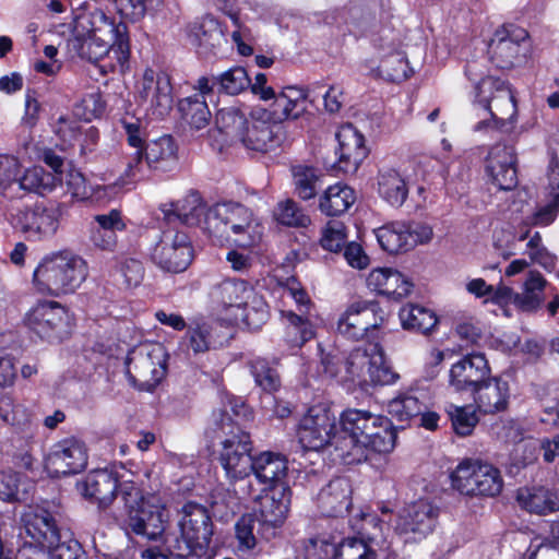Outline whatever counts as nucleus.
<instances>
[{
	"instance_id": "1",
	"label": "nucleus",
	"mask_w": 559,
	"mask_h": 559,
	"mask_svg": "<svg viewBox=\"0 0 559 559\" xmlns=\"http://www.w3.org/2000/svg\"><path fill=\"white\" fill-rule=\"evenodd\" d=\"M193 205L186 210V201L170 204L164 210L167 223L176 221L183 225H199L203 218V229L214 245L225 246L234 243L239 248H251L261 240V224L257 222L251 209L241 203L226 202L206 209L198 191L190 194Z\"/></svg>"
},
{
	"instance_id": "2",
	"label": "nucleus",
	"mask_w": 559,
	"mask_h": 559,
	"mask_svg": "<svg viewBox=\"0 0 559 559\" xmlns=\"http://www.w3.org/2000/svg\"><path fill=\"white\" fill-rule=\"evenodd\" d=\"M338 425L340 437L350 445L349 449L335 445L344 464L367 462L370 454H389L396 445L399 427L385 415L346 408L340 414Z\"/></svg>"
},
{
	"instance_id": "3",
	"label": "nucleus",
	"mask_w": 559,
	"mask_h": 559,
	"mask_svg": "<svg viewBox=\"0 0 559 559\" xmlns=\"http://www.w3.org/2000/svg\"><path fill=\"white\" fill-rule=\"evenodd\" d=\"M87 276L85 261L67 251L46 255L33 272V284L39 294L59 297L72 294Z\"/></svg>"
},
{
	"instance_id": "4",
	"label": "nucleus",
	"mask_w": 559,
	"mask_h": 559,
	"mask_svg": "<svg viewBox=\"0 0 559 559\" xmlns=\"http://www.w3.org/2000/svg\"><path fill=\"white\" fill-rule=\"evenodd\" d=\"M400 378L390 365L381 342H365L345 357V374L342 380L366 389L369 385L394 384Z\"/></svg>"
},
{
	"instance_id": "5",
	"label": "nucleus",
	"mask_w": 559,
	"mask_h": 559,
	"mask_svg": "<svg viewBox=\"0 0 559 559\" xmlns=\"http://www.w3.org/2000/svg\"><path fill=\"white\" fill-rule=\"evenodd\" d=\"M168 354L163 345L143 344L128 352L126 376L140 392L153 393L167 373Z\"/></svg>"
},
{
	"instance_id": "6",
	"label": "nucleus",
	"mask_w": 559,
	"mask_h": 559,
	"mask_svg": "<svg viewBox=\"0 0 559 559\" xmlns=\"http://www.w3.org/2000/svg\"><path fill=\"white\" fill-rule=\"evenodd\" d=\"M388 313L378 300L358 299L347 305L337 320V332L353 342H381Z\"/></svg>"
},
{
	"instance_id": "7",
	"label": "nucleus",
	"mask_w": 559,
	"mask_h": 559,
	"mask_svg": "<svg viewBox=\"0 0 559 559\" xmlns=\"http://www.w3.org/2000/svg\"><path fill=\"white\" fill-rule=\"evenodd\" d=\"M23 324L29 337L61 343L72 335L75 325L69 309L58 301L45 300L26 312Z\"/></svg>"
},
{
	"instance_id": "8",
	"label": "nucleus",
	"mask_w": 559,
	"mask_h": 559,
	"mask_svg": "<svg viewBox=\"0 0 559 559\" xmlns=\"http://www.w3.org/2000/svg\"><path fill=\"white\" fill-rule=\"evenodd\" d=\"M451 486L468 497H496L503 488L499 468L479 460L465 459L450 474Z\"/></svg>"
},
{
	"instance_id": "9",
	"label": "nucleus",
	"mask_w": 559,
	"mask_h": 559,
	"mask_svg": "<svg viewBox=\"0 0 559 559\" xmlns=\"http://www.w3.org/2000/svg\"><path fill=\"white\" fill-rule=\"evenodd\" d=\"M475 103L486 110L495 128L503 129L507 120L513 122L518 115L515 91L508 80L487 75L475 81Z\"/></svg>"
},
{
	"instance_id": "10",
	"label": "nucleus",
	"mask_w": 559,
	"mask_h": 559,
	"mask_svg": "<svg viewBox=\"0 0 559 559\" xmlns=\"http://www.w3.org/2000/svg\"><path fill=\"white\" fill-rule=\"evenodd\" d=\"M290 486L257 490L252 483H248V490L243 498L258 501L259 526L258 535L266 542L276 537L278 530L284 525L292 503Z\"/></svg>"
},
{
	"instance_id": "11",
	"label": "nucleus",
	"mask_w": 559,
	"mask_h": 559,
	"mask_svg": "<svg viewBox=\"0 0 559 559\" xmlns=\"http://www.w3.org/2000/svg\"><path fill=\"white\" fill-rule=\"evenodd\" d=\"M60 204L35 202L19 206L11 212L12 228L28 241H43L52 238L60 225Z\"/></svg>"
},
{
	"instance_id": "12",
	"label": "nucleus",
	"mask_w": 559,
	"mask_h": 559,
	"mask_svg": "<svg viewBox=\"0 0 559 559\" xmlns=\"http://www.w3.org/2000/svg\"><path fill=\"white\" fill-rule=\"evenodd\" d=\"M530 49L528 32L514 23H506L495 31L488 53L496 68L510 70L526 61Z\"/></svg>"
},
{
	"instance_id": "13",
	"label": "nucleus",
	"mask_w": 559,
	"mask_h": 559,
	"mask_svg": "<svg viewBox=\"0 0 559 559\" xmlns=\"http://www.w3.org/2000/svg\"><path fill=\"white\" fill-rule=\"evenodd\" d=\"M194 257L189 235L183 230L166 228L151 251V259L160 270L181 273L188 269Z\"/></svg>"
},
{
	"instance_id": "14",
	"label": "nucleus",
	"mask_w": 559,
	"mask_h": 559,
	"mask_svg": "<svg viewBox=\"0 0 559 559\" xmlns=\"http://www.w3.org/2000/svg\"><path fill=\"white\" fill-rule=\"evenodd\" d=\"M297 438L302 449L319 451L329 444H338L340 429H336V416L325 406H311L302 416L297 428Z\"/></svg>"
},
{
	"instance_id": "15",
	"label": "nucleus",
	"mask_w": 559,
	"mask_h": 559,
	"mask_svg": "<svg viewBox=\"0 0 559 559\" xmlns=\"http://www.w3.org/2000/svg\"><path fill=\"white\" fill-rule=\"evenodd\" d=\"M252 450L249 432L239 427L237 431H228V436L222 442L218 462L230 484L250 476L254 461Z\"/></svg>"
},
{
	"instance_id": "16",
	"label": "nucleus",
	"mask_w": 559,
	"mask_h": 559,
	"mask_svg": "<svg viewBox=\"0 0 559 559\" xmlns=\"http://www.w3.org/2000/svg\"><path fill=\"white\" fill-rule=\"evenodd\" d=\"M439 514V507L428 499H418L399 512L395 532L403 536L406 543H419L433 533Z\"/></svg>"
},
{
	"instance_id": "17",
	"label": "nucleus",
	"mask_w": 559,
	"mask_h": 559,
	"mask_svg": "<svg viewBox=\"0 0 559 559\" xmlns=\"http://www.w3.org/2000/svg\"><path fill=\"white\" fill-rule=\"evenodd\" d=\"M178 526L187 549H210L215 526L206 507L195 501H187L180 510Z\"/></svg>"
},
{
	"instance_id": "18",
	"label": "nucleus",
	"mask_w": 559,
	"mask_h": 559,
	"mask_svg": "<svg viewBox=\"0 0 559 559\" xmlns=\"http://www.w3.org/2000/svg\"><path fill=\"white\" fill-rule=\"evenodd\" d=\"M335 140L332 169L343 175L355 174L369 155L364 134L353 123L347 122L338 127Z\"/></svg>"
},
{
	"instance_id": "19",
	"label": "nucleus",
	"mask_w": 559,
	"mask_h": 559,
	"mask_svg": "<svg viewBox=\"0 0 559 559\" xmlns=\"http://www.w3.org/2000/svg\"><path fill=\"white\" fill-rule=\"evenodd\" d=\"M25 534L23 545L48 551L60 540V528L53 514L46 508H29L21 515Z\"/></svg>"
},
{
	"instance_id": "20",
	"label": "nucleus",
	"mask_w": 559,
	"mask_h": 559,
	"mask_svg": "<svg viewBox=\"0 0 559 559\" xmlns=\"http://www.w3.org/2000/svg\"><path fill=\"white\" fill-rule=\"evenodd\" d=\"M124 510L126 516L122 520V528L127 534L155 540L164 533V507L153 503L150 498L140 500V503H133Z\"/></svg>"
},
{
	"instance_id": "21",
	"label": "nucleus",
	"mask_w": 559,
	"mask_h": 559,
	"mask_svg": "<svg viewBox=\"0 0 559 559\" xmlns=\"http://www.w3.org/2000/svg\"><path fill=\"white\" fill-rule=\"evenodd\" d=\"M516 164L518 157L513 147L499 143L488 152L485 173L499 190L510 191L519 183Z\"/></svg>"
},
{
	"instance_id": "22",
	"label": "nucleus",
	"mask_w": 559,
	"mask_h": 559,
	"mask_svg": "<svg viewBox=\"0 0 559 559\" xmlns=\"http://www.w3.org/2000/svg\"><path fill=\"white\" fill-rule=\"evenodd\" d=\"M489 362L483 353H469L454 362L449 371V384L456 392H473L490 376Z\"/></svg>"
},
{
	"instance_id": "23",
	"label": "nucleus",
	"mask_w": 559,
	"mask_h": 559,
	"mask_svg": "<svg viewBox=\"0 0 559 559\" xmlns=\"http://www.w3.org/2000/svg\"><path fill=\"white\" fill-rule=\"evenodd\" d=\"M119 472L115 466L90 471L81 483L83 497L96 503L99 510H106L117 498Z\"/></svg>"
},
{
	"instance_id": "24",
	"label": "nucleus",
	"mask_w": 559,
	"mask_h": 559,
	"mask_svg": "<svg viewBox=\"0 0 559 559\" xmlns=\"http://www.w3.org/2000/svg\"><path fill=\"white\" fill-rule=\"evenodd\" d=\"M139 97L143 102H150L153 115L160 118L168 115L174 105L170 75L164 71L155 73L151 68L145 69Z\"/></svg>"
},
{
	"instance_id": "25",
	"label": "nucleus",
	"mask_w": 559,
	"mask_h": 559,
	"mask_svg": "<svg viewBox=\"0 0 559 559\" xmlns=\"http://www.w3.org/2000/svg\"><path fill=\"white\" fill-rule=\"evenodd\" d=\"M238 140L247 150L267 153L283 144L285 132L283 126L271 123L254 111Z\"/></svg>"
},
{
	"instance_id": "26",
	"label": "nucleus",
	"mask_w": 559,
	"mask_h": 559,
	"mask_svg": "<svg viewBox=\"0 0 559 559\" xmlns=\"http://www.w3.org/2000/svg\"><path fill=\"white\" fill-rule=\"evenodd\" d=\"M87 460L85 443L75 437L58 441L48 456V463L55 473L62 476L82 472L87 465Z\"/></svg>"
},
{
	"instance_id": "27",
	"label": "nucleus",
	"mask_w": 559,
	"mask_h": 559,
	"mask_svg": "<svg viewBox=\"0 0 559 559\" xmlns=\"http://www.w3.org/2000/svg\"><path fill=\"white\" fill-rule=\"evenodd\" d=\"M79 24L86 35H96L97 33L105 37H116L118 50L123 53L122 59L130 58L129 31L124 22L116 23L115 17H109L103 10L96 9L82 15Z\"/></svg>"
},
{
	"instance_id": "28",
	"label": "nucleus",
	"mask_w": 559,
	"mask_h": 559,
	"mask_svg": "<svg viewBox=\"0 0 559 559\" xmlns=\"http://www.w3.org/2000/svg\"><path fill=\"white\" fill-rule=\"evenodd\" d=\"M121 127L126 134L127 143L135 152L128 158L126 169L119 180L122 185L132 182L138 175L142 173V148L148 142L146 126L140 118L134 116H124L120 119Z\"/></svg>"
},
{
	"instance_id": "29",
	"label": "nucleus",
	"mask_w": 559,
	"mask_h": 559,
	"mask_svg": "<svg viewBox=\"0 0 559 559\" xmlns=\"http://www.w3.org/2000/svg\"><path fill=\"white\" fill-rule=\"evenodd\" d=\"M251 473L261 485L260 490L289 486L288 461L285 455L271 451L254 457Z\"/></svg>"
},
{
	"instance_id": "30",
	"label": "nucleus",
	"mask_w": 559,
	"mask_h": 559,
	"mask_svg": "<svg viewBox=\"0 0 559 559\" xmlns=\"http://www.w3.org/2000/svg\"><path fill=\"white\" fill-rule=\"evenodd\" d=\"M366 282L370 290L395 301L407 297L414 288V283L411 280L392 267L371 270Z\"/></svg>"
},
{
	"instance_id": "31",
	"label": "nucleus",
	"mask_w": 559,
	"mask_h": 559,
	"mask_svg": "<svg viewBox=\"0 0 559 559\" xmlns=\"http://www.w3.org/2000/svg\"><path fill=\"white\" fill-rule=\"evenodd\" d=\"M475 406L484 414H498L508 409L510 384L501 377L489 376L473 392Z\"/></svg>"
},
{
	"instance_id": "32",
	"label": "nucleus",
	"mask_w": 559,
	"mask_h": 559,
	"mask_svg": "<svg viewBox=\"0 0 559 559\" xmlns=\"http://www.w3.org/2000/svg\"><path fill=\"white\" fill-rule=\"evenodd\" d=\"M317 502L323 516L337 518L349 513L352 508V487L348 479L345 477L331 479L319 491Z\"/></svg>"
},
{
	"instance_id": "33",
	"label": "nucleus",
	"mask_w": 559,
	"mask_h": 559,
	"mask_svg": "<svg viewBox=\"0 0 559 559\" xmlns=\"http://www.w3.org/2000/svg\"><path fill=\"white\" fill-rule=\"evenodd\" d=\"M178 145L170 134L151 140L142 148V166L155 173H168L178 165Z\"/></svg>"
},
{
	"instance_id": "34",
	"label": "nucleus",
	"mask_w": 559,
	"mask_h": 559,
	"mask_svg": "<svg viewBox=\"0 0 559 559\" xmlns=\"http://www.w3.org/2000/svg\"><path fill=\"white\" fill-rule=\"evenodd\" d=\"M117 41L116 37H105L97 33L96 35L76 34L71 39L72 47L80 58L96 63L112 52L117 61L122 66L129 59H122L123 53L118 50Z\"/></svg>"
},
{
	"instance_id": "35",
	"label": "nucleus",
	"mask_w": 559,
	"mask_h": 559,
	"mask_svg": "<svg viewBox=\"0 0 559 559\" xmlns=\"http://www.w3.org/2000/svg\"><path fill=\"white\" fill-rule=\"evenodd\" d=\"M225 31L226 26L214 15L205 14L191 25L189 36L200 53L216 55L223 43H226Z\"/></svg>"
},
{
	"instance_id": "36",
	"label": "nucleus",
	"mask_w": 559,
	"mask_h": 559,
	"mask_svg": "<svg viewBox=\"0 0 559 559\" xmlns=\"http://www.w3.org/2000/svg\"><path fill=\"white\" fill-rule=\"evenodd\" d=\"M254 290L248 281L228 277L213 286L211 296L223 310L236 309L238 311L240 307L246 306Z\"/></svg>"
},
{
	"instance_id": "37",
	"label": "nucleus",
	"mask_w": 559,
	"mask_h": 559,
	"mask_svg": "<svg viewBox=\"0 0 559 559\" xmlns=\"http://www.w3.org/2000/svg\"><path fill=\"white\" fill-rule=\"evenodd\" d=\"M426 408L425 393L413 388L399 392L388 403V413L391 415V419L401 424L399 427L401 429L408 426L413 419L418 418Z\"/></svg>"
},
{
	"instance_id": "38",
	"label": "nucleus",
	"mask_w": 559,
	"mask_h": 559,
	"mask_svg": "<svg viewBox=\"0 0 559 559\" xmlns=\"http://www.w3.org/2000/svg\"><path fill=\"white\" fill-rule=\"evenodd\" d=\"M319 559H377V552L371 545L359 537H346L338 544L321 540Z\"/></svg>"
},
{
	"instance_id": "39",
	"label": "nucleus",
	"mask_w": 559,
	"mask_h": 559,
	"mask_svg": "<svg viewBox=\"0 0 559 559\" xmlns=\"http://www.w3.org/2000/svg\"><path fill=\"white\" fill-rule=\"evenodd\" d=\"M399 318L403 330L411 333L429 336L437 331L439 317L425 306L407 304L399 311Z\"/></svg>"
},
{
	"instance_id": "40",
	"label": "nucleus",
	"mask_w": 559,
	"mask_h": 559,
	"mask_svg": "<svg viewBox=\"0 0 559 559\" xmlns=\"http://www.w3.org/2000/svg\"><path fill=\"white\" fill-rule=\"evenodd\" d=\"M356 200V191L350 186L336 182L329 186L319 198V210L325 216H341L355 204Z\"/></svg>"
},
{
	"instance_id": "41",
	"label": "nucleus",
	"mask_w": 559,
	"mask_h": 559,
	"mask_svg": "<svg viewBox=\"0 0 559 559\" xmlns=\"http://www.w3.org/2000/svg\"><path fill=\"white\" fill-rule=\"evenodd\" d=\"M378 193L393 207H401L408 198V185L395 168H382L377 176Z\"/></svg>"
},
{
	"instance_id": "42",
	"label": "nucleus",
	"mask_w": 559,
	"mask_h": 559,
	"mask_svg": "<svg viewBox=\"0 0 559 559\" xmlns=\"http://www.w3.org/2000/svg\"><path fill=\"white\" fill-rule=\"evenodd\" d=\"M516 502L521 509L538 515H546L558 510L554 492L544 486L519 488Z\"/></svg>"
},
{
	"instance_id": "43",
	"label": "nucleus",
	"mask_w": 559,
	"mask_h": 559,
	"mask_svg": "<svg viewBox=\"0 0 559 559\" xmlns=\"http://www.w3.org/2000/svg\"><path fill=\"white\" fill-rule=\"evenodd\" d=\"M287 324L283 341L289 349H300L306 343L316 337V326L307 314H297L292 310L283 311Z\"/></svg>"
},
{
	"instance_id": "44",
	"label": "nucleus",
	"mask_w": 559,
	"mask_h": 559,
	"mask_svg": "<svg viewBox=\"0 0 559 559\" xmlns=\"http://www.w3.org/2000/svg\"><path fill=\"white\" fill-rule=\"evenodd\" d=\"M377 240L382 250L390 254L406 252L415 248L405 223H390L376 230Z\"/></svg>"
},
{
	"instance_id": "45",
	"label": "nucleus",
	"mask_w": 559,
	"mask_h": 559,
	"mask_svg": "<svg viewBox=\"0 0 559 559\" xmlns=\"http://www.w3.org/2000/svg\"><path fill=\"white\" fill-rule=\"evenodd\" d=\"M294 193L302 201L314 199L322 186L321 171L310 165H296L292 167Z\"/></svg>"
},
{
	"instance_id": "46",
	"label": "nucleus",
	"mask_w": 559,
	"mask_h": 559,
	"mask_svg": "<svg viewBox=\"0 0 559 559\" xmlns=\"http://www.w3.org/2000/svg\"><path fill=\"white\" fill-rule=\"evenodd\" d=\"M32 484L26 475L13 469L0 471V500L21 503L28 499Z\"/></svg>"
},
{
	"instance_id": "47",
	"label": "nucleus",
	"mask_w": 559,
	"mask_h": 559,
	"mask_svg": "<svg viewBox=\"0 0 559 559\" xmlns=\"http://www.w3.org/2000/svg\"><path fill=\"white\" fill-rule=\"evenodd\" d=\"M277 365L278 359L269 360L264 357H257L249 361L250 372L257 386L265 393L273 394L282 386Z\"/></svg>"
},
{
	"instance_id": "48",
	"label": "nucleus",
	"mask_w": 559,
	"mask_h": 559,
	"mask_svg": "<svg viewBox=\"0 0 559 559\" xmlns=\"http://www.w3.org/2000/svg\"><path fill=\"white\" fill-rule=\"evenodd\" d=\"M235 314V322H241L249 331L260 330L270 318V307L264 297L255 290L246 306L240 307Z\"/></svg>"
},
{
	"instance_id": "49",
	"label": "nucleus",
	"mask_w": 559,
	"mask_h": 559,
	"mask_svg": "<svg viewBox=\"0 0 559 559\" xmlns=\"http://www.w3.org/2000/svg\"><path fill=\"white\" fill-rule=\"evenodd\" d=\"M178 111L183 121L197 130L205 128L211 120V111L202 94H193L180 99Z\"/></svg>"
},
{
	"instance_id": "50",
	"label": "nucleus",
	"mask_w": 559,
	"mask_h": 559,
	"mask_svg": "<svg viewBox=\"0 0 559 559\" xmlns=\"http://www.w3.org/2000/svg\"><path fill=\"white\" fill-rule=\"evenodd\" d=\"M16 181L24 191L46 195L61 182V179L41 166H33L26 169L20 178L17 177Z\"/></svg>"
},
{
	"instance_id": "51",
	"label": "nucleus",
	"mask_w": 559,
	"mask_h": 559,
	"mask_svg": "<svg viewBox=\"0 0 559 559\" xmlns=\"http://www.w3.org/2000/svg\"><path fill=\"white\" fill-rule=\"evenodd\" d=\"M285 100L288 102L287 110H284V121H299L301 129L306 128V123L310 121L313 114L307 110L306 100L309 91L306 87L286 86L284 87Z\"/></svg>"
},
{
	"instance_id": "52",
	"label": "nucleus",
	"mask_w": 559,
	"mask_h": 559,
	"mask_svg": "<svg viewBox=\"0 0 559 559\" xmlns=\"http://www.w3.org/2000/svg\"><path fill=\"white\" fill-rule=\"evenodd\" d=\"M477 409L472 404L459 406L450 403L445 406L452 430L457 437L465 438L473 435L479 423Z\"/></svg>"
},
{
	"instance_id": "53",
	"label": "nucleus",
	"mask_w": 559,
	"mask_h": 559,
	"mask_svg": "<svg viewBox=\"0 0 559 559\" xmlns=\"http://www.w3.org/2000/svg\"><path fill=\"white\" fill-rule=\"evenodd\" d=\"M215 123L221 133L238 139L249 120L241 106L233 105L217 110Z\"/></svg>"
},
{
	"instance_id": "54",
	"label": "nucleus",
	"mask_w": 559,
	"mask_h": 559,
	"mask_svg": "<svg viewBox=\"0 0 559 559\" xmlns=\"http://www.w3.org/2000/svg\"><path fill=\"white\" fill-rule=\"evenodd\" d=\"M217 92L226 95H238L250 86V76L241 66H234L215 75Z\"/></svg>"
},
{
	"instance_id": "55",
	"label": "nucleus",
	"mask_w": 559,
	"mask_h": 559,
	"mask_svg": "<svg viewBox=\"0 0 559 559\" xmlns=\"http://www.w3.org/2000/svg\"><path fill=\"white\" fill-rule=\"evenodd\" d=\"M274 218L280 225L296 228H306L311 223L310 216L293 199L277 203Z\"/></svg>"
},
{
	"instance_id": "56",
	"label": "nucleus",
	"mask_w": 559,
	"mask_h": 559,
	"mask_svg": "<svg viewBox=\"0 0 559 559\" xmlns=\"http://www.w3.org/2000/svg\"><path fill=\"white\" fill-rule=\"evenodd\" d=\"M228 406L231 414L228 411L221 413V425L219 428L224 430L225 420H228V425L231 426L230 430L237 431V427L241 428L242 423L253 420V411L241 397L233 396L228 400Z\"/></svg>"
},
{
	"instance_id": "57",
	"label": "nucleus",
	"mask_w": 559,
	"mask_h": 559,
	"mask_svg": "<svg viewBox=\"0 0 559 559\" xmlns=\"http://www.w3.org/2000/svg\"><path fill=\"white\" fill-rule=\"evenodd\" d=\"M255 523L259 524V516L257 513H245L237 520L235 524V535L238 540L239 549L252 550L255 548Z\"/></svg>"
},
{
	"instance_id": "58",
	"label": "nucleus",
	"mask_w": 559,
	"mask_h": 559,
	"mask_svg": "<svg viewBox=\"0 0 559 559\" xmlns=\"http://www.w3.org/2000/svg\"><path fill=\"white\" fill-rule=\"evenodd\" d=\"M347 228L336 221H330L322 229L320 246L330 252H341L346 245Z\"/></svg>"
},
{
	"instance_id": "59",
	"label": "nucleus",
	"mask_w": 559,
	"mask_h": 559,
	"mask_svg": "<svg viewBox=\"0 0 559 559\" xmlns=\"http://www.w3.org/2000/svg\"><path fill=\"white\" fill-rule=\"evenodd\" d=\"M115 269L128 288L138 287L144 280L145 267L136 258L121 257L117 260Z\"/></svg>"
},
{
	"instance_id": "60",
	"label": "nucleus",
	"mask_w": 559,
	"mask_h": 559,
	"mask_svg": "<svg viewBox=\"0 0 559 559\" xmlns=\"http://www.w3.org/2000/svg\"><path fill=\"white\" fill-rule=\"evenodd\" d=\"M408 62L400 56H390L381 60L377 67V74L388 82L401 83L409 78L407 74Z\"/></svg>"
},
{
	"instance_id": "61",
	"label": "nucleus",
	"mask_w": 559,
	"mask_h": 559,
	"mask_svg": "<svg viewBox=\"0 0 559 559\" xmlns=\"http://www.w3.org/2000/svg\"><path fill=\"white\" fill-rule=\"evenodd\" d=\"M48 552L52 559H90L82 544L74 538L57 542Z\"/></svg>"
},
{
	"instance_id": "62",
	"label": "nucleus",
	"mask_w": 559,
	"mask_h": 559,
	"mask_svg": "<svg viewBox=\"0 0 559 559\" xmlns=\"http://www.w3.org/2000/svg\"><path fill=\"white\" fill-rule=\"evenodd\" d=\"M321 366L323 373L331 378L336 379L345 374V356L338 349L321 353Z\"/></svg>"
},
{
	"instance_id": "63",
	"label": "nucleus",
	"mask_w": 559,
	"mask_h": 559,
	"mask_svg": "<svg viewBox=\"0 0 559 559\" xmlns=\"http://www.w3.org/2000/svg\"><path fill=\"white\" fill-rule=\"evenodd\" d=\"M56 134L64 145L73 146L82 138V128L78 121L60 116L56 123Z\"/></svg>"
},
{
	"instance_id": "64",
	"label": "nucleus",
	"mask_w": 559,
	"mask_h": 559,
	"mask_svg": "<svg viewBox=\"0 0 559 559\" xmlns=\"http://www.w3.org/2000/svg\"><path fill=\"white\" fill-rule=\"evenodd\" d=\"M20 174V163L14 156L0 154V192H4L16 182Z\"/></svg>"
}]
</instances>
